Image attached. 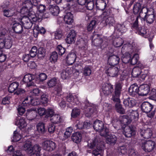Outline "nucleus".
Masks as SVG:
<instances>
[{"instance_id":"11","label":"nucleus","mask_w":156,"mask_h":156,"mask_svg":"<svg viewBox=\"0 0 156 156\" xmlns=\"http://www.w3.org/2000/svg\"><path fill=\"white\" fill-rule=\"evenodd\" d=\"M150 90L148 85L147 84H143L139 87V95L146 96Z\"/></svg>"},{"instance_id":"63","label":"nucleus","mask_w":156,"mask_h":156,"mask_svg":"<svg viewBox=\"0 0 156 156\" xmlns=\"http://www.w3.org/2000/svg\"><path fill=\"white\" fill-rule=\"evenodd\" d=\"M94 6V2L92 1H90L89 0L87 3L86 6V8L89 10H92L93 9Z\"/></svg>"},{"instance_id":"55","label":"nucleus","mask_w":156,"mask_h":156,"mask_svg":"<svg viewBox=\"0 0 156 156\" xmlns=\"http://www.w3.org/2000/svg\"><path fill=\"white\" fill-rule=\"evenodd\" d=\"M4 16L7 17H9L12 16L14 13L13 11L11 9L4 10H3Z\"/></svg>"},{"instance_id":"9","label":"nucleus","mask_w":156,"mask_h":156,"mask_svg":"<svg viewBox=\"0 0 156 156\" xmlns=\"http://www.w3.org/2000/svg\"><path fill=\"white\" fill-rule=\"evenodd\" d=\"M102 94L105 95H108L111 94L113 91L112 86L108 83H103L102 87Z\"/></svg>"},{"instance_id":"57","label":"nucleus","mask_w":156,"mask_h":156,"mask_svg":"<svg viewBox=\"0 0 156 156\" xmlns=\"http://www.w3.org/2000/svg\"><path fill=\"white\" fill-rule=\"evenodd\" d=\"M100 133L101 136L106 137L108 135V133L109 130L108 129L105 127L104 126L103 128L101 130L98 132Z\"/></svg>"},{"instance_id":"41","label":"nucleus","mask_w":156,"mask_h":156,"mask_svg":"<svg viewBox=\"0 0 156 156\" xmlns=\"http://www.w3.org/2000/svg\"><path fill=\"white\" fill-rule=\"evenodd\" d=\"M144 19L147 23L151 24L154 22V15L153 14H146Z\"/></svg>"},{"instance_id":"28","label":"nucleus","mask_w":156,"mask_h":156,"mask_svg":"<svg viewBox=\"0 0 156 156\" xmlns=\"http://www.w3.org/2000/svg\"><path fill=\"white\" fill-rule=\"evenodd\" d=\"M51 122L54 124H58L61 122L62 121L61 116L58 114H55L52 115L51 118Z\"/></svg>"},{"instance_id":"60","label":"nucleus","mask_w":156,"mask_h":156,"mask_svg":"<svg viewBox=\"0 0 156 156\" xmlns=\"http://www.w3.org/2000/svg\"><path fill=\"white\" fill-rule=\"evenodd\" d=\"M139 58V57L138 55L136 54H135L133 57L130 61L131 64L133 65L137 63Z\"/></svg>"},{"instance_id":"61","label":"nucleus","mask_w":156,"mask_h":156,"mask_svg":"<svg viewBox=\"0 0 156 156\" xmlns=\"http://www.w3.org/2000/svg\"><path fill=\"white\" fill-rule=\"evenodd\" d=\"M56 83V79L55 78H52L47 82L48 86L49 87H52L55 86Z\"/></svg>"},{"instance_id":"14","label":"nucleus","mask_w":156,"mask_h":156,"mask_svg":"<svg viewBox=\"0 0 156 156\" xmlns=\"http://www.w3.org/2000/svg\"><path fill=\"white\" fill-rule=\"evenodd\" d=\"M34 76L31 74H27L25 75L23 79V81L24 82L27 84L29 86L34 85V84L32 82V81L34 80Z\"/></svg>"},{"instance_id":"21","label":"nucleus","mask_w":156,"mask_h":156,"mask_svg":"<svg viewBox=\"0 0 156 156\" xmlns=\"http://www.w3.org/2000/svg\"><path fill=\"white\" fill-rule=\"evenodd\" d=\"M76 56L74 53H69L66 58L67 63L70 65L72 64L75 61Z\"/></svg>"},{"instance_id":"25","label":"nucleus","mask_w":156,"mask_h":156,"mask_svg":"<svg viewBox=\"0 0 156 156\" xmlns=\"http://www.w3.org/2000/svg\"><path fill=\"white\" fill-rule=\"evenodd\" d=\"M32 149L31 142L29 140L26 141L23 145L24 150L27 153L30 154L32 153Z\"/></svg>"},{"instance_id":"7","label":"nucleus","mask_w":156,"mask_h":156,"mask_svg":"<svg viewBox=\"0 0 156 156\" xmlns=\"http://www.w3.org/2000/svg\"><path fill=\"white\" fill-rule=\"evenodd\" d=\"M119 70L116 67H107L105 70V73L108 76L112 77H116L119 74Z\"/></svg>"},{"instance_id":"35","label":"nucleus","mask_w":156,"mask_h":156,"mask_svg":"<svg viewBox=\"0 0 156 156\" xmlns=\"http://www.w3.org/2000/svg\"><path fill=\"white\" fill-rule=\"evenodd\" d=\"M32 11L28 9L23 6L22 8L20 10V13L21 14L24 15L23 17L28 16L32 12Z\"/></svg>"},{"instance_id":"52","label":"nucleus","mask_w":156,"mask_h":156,"mask_svg":"<svg viewBox=\"0 0 156 156\" xmlns=\"http://www.w3.org/2000/svg\"><path fill=\"white\" fill-rule=\"evenodd\" d=\"M62 85L61 84L57 85L55 88L56 94L59 96L61 95L62 93Z\"/></svg>"},{"instance_id":"1","label":"nucleus","mask_w":156,"mask_h":156,"mask_svg":"<svg viewBox=\"0 0 156 156\" xmlns=\"http://www.w3.org/2000/svg\"><path fill=\"white\" fill-rule=\"evenodd\" d=\"M145 20V19H144L140 15L137 16L132 26V28L139 30V34L142 36H143L144 33L142 31L141 26L144 24Z\"/></svg>"},{"instance_id":"16","label":"nucleus","mask_w":156,"mask_h":156,"mask_svg":"<svg viewBox=\"0 0 156 156\" xmlns=\"http://www.w3.org/2000/svg\"><path fill=\"white\" fill-rule=\"evenodd\" d=\"M123 104L126 108H132L135 105L136 101L133 98H128L124 100Z\"/></svg>"},{"instance_id":"6","label":"nucleus","mask_w":156,"mask_h":156,"mask_svg":"<svg viewBox=\"0 0 156 156\" xmlns=\"http://www.w3.org/2000/svg\"><path fill=\"white\" fill-rule=\"evenodd\" d=\"M85 105L87 106L85 110V115L87 117H90L94 112H95L98 106L95 105H91L87 101H86Z\"/></svg>"},{"instance_id":"32","label":"nucleus","mask_w":156,"mask_h":156,"mask_svg":"<svg viewBox=\"0 0 156 156\" xmlns=\"http://www.w3.org/2000/svg\"><path fill=\"white\" fill-rule=\"evenodd\" d=\"M12 29L16 33L20 34L21 33L23 30V26L21 24L16 23L13 24Z\"/></svg>"},{"instance_id":"15","label":"nucleus","mask_w":156,"mask_h":156,"mask_svg":"<svg viewBox=\"0 0 156 156\" xmlns=\"http://www.w3.org/2000/svg\"><path fill=\"white\" fill-rule=\"evenodd\" d=\"M66 99L67 101L72 105H74L79 103L78 97L76 95L69 94L66 97Z\"/></svg>"},{"instance_id":"26","label":"nucleus","mask_w":156,"mask_h":156,"mask_svg":"<svg viewBox=\"0 0 156 156\" xmlns=\"http://www.w3.org/2000/svg\"><path fill=\"white\" fill-rule=\"evenodd\" d=\"M102 21L106 25H108L109 26H113L115 22L114 18L111 16H109L108 18L105 17L102 20Z\"/></svg>"},{"instance_id":"29","label":"nucleus","mask_w":156,"mask_h":156,"mask_svg":"<svg viewBox=\"0 0 156 156\" xmlns=\"http://www.w3.org/2000/svg\"><path fill=\"white\" fill-rule=\"evenodd\" d=\"M72 139L73 142L78 143L81 141V134L79 132L74 133L72 136Z\"/></svg>"},{"instance_id":"44","label":"nucleus","mask_w":156,"mask_h":156,"mask_svg":"<svg viewBox=\"0 0 156 156\" xmlns=\"http://www.w3.org/2000/svg\"><path fill=\"white\" fill-rule=\"evenodd\" d=\"M117 30L121 33H125L127 31V28L123 24H118L116 27Z\"/></svg>"},{"instance_id":"64","label":"nucleus","mask_w":156,"mask_h":156,"mask_svg":"<svg viewBox=\"0 0 156 156\" xmlns=\"http://www.w3.org/2000/svg\"><path fill=\"white\" fill-rule=\"evenodd\" d=\"M150 98L156 101V90L155 89H152L150 92Z\"/></svg>"},{"instance_id":"50","label":"nucleus","mask_w":156,"mask_h":156,"mask_svg":"<svg viewBox=\"0 0 156 156\" xmlns=\"http://www.w3.org/2000/svg\"><path fill=\"white\" fill-rule=\"evenodd\" d=\"M69 71L68 70H63L61 73V76L63 80L66 79L69 75Z\"/></svg>"},{"instance_id":"46","label":"nucleus","mask_w":156,"mask_h":156,"mask_svg":"<svg viewBox=\"0 0 156 156\" xmlns=\"http://www.w3.org/2000/svg\"><path fill=\"white\" fill-rule=\"evenodd\" d=\"M58 58L57 53L55 51L52 53L50 57V60L51 62L55 63L56 62Z\"/></svg>"},{"instance_id":"12","label":"nucleus","mask_w":156,"mask_h":156,"mask_svg":"<svg viewBox=\"0 0 156 156\" xmlns=\"http://www.w3.org/2000/svg\"><path fill=\"white\" fill-rule=\"evenodd\" d=\"M119 59L118 55H112L108 57V62L110 65H116L119 63Z\"/></svg>"},{"instance_id":"17","label":"nucleus","mask_w":156,"mask_h":156,"mask_svg":"<svg viewBox=\"0 0 156 156\" xmlns=\"http://www.w3.org/2000/svg\"><path fill=\"white\" fill-rule=\"evenodd\" d=\"M153 108L152 105L148 102H144L141 105L142 111L145 113H148L150 112Z\"/></svg>"},{"instance_id":"51","label":"nucleus","mask_w":156,"mask_h":156,"mask_svg":"<svg viewBox=\"0 0 156 156\" xmlns=\"http://www.w3.org/2000/svg\"><path fill=\"white\" fill-rule=\"evenodd\" d=\"M48 95L46 94H43L41 97V102L43 104L47 103L48 101Z\"/></svg>"},{"instance_id":"8","label":"nucleus","mask_w":156,"mask_h":156,"mask_svg":"<svg viewBox=\"0 0 156 156\" xmlns=\"http://www.w3.org/2000/svg\"><path fill=\"white\" fill-rule=\"evenodd\" d=\"M43 149L46 151H51L55 147V143L52 141L46 140L42 143Z\"/></svg>"},{"instance_id":"45","label":"nucleus","mask_w":156,"mask_h":156,"mask_svg":"<svg viewBox=\"0 0 156 156\" xmlns=\"http://www.w3.org/2000/svg\"><path fill=\"white\" fill-rule=\"evenodd\" d=\"M115 107L116 110L118 112L122 114L125 113V110L122 108V105L119 103H116L115 105Z\"/></svg>"},{"instance_id":"23","label":"nucleus","mask_w":156,"mask_h":156,"mask_svg":"<svg viewBox=\"0 0 156 156\" xmlns=\"http://www.w3.org/2000/svg\"><path fill=\"white\" fill-rule=\"evenodd\" d=\"M140 134L144 138L148 139L152 135V131L150 129L147 128L145 130H142L140 132Z\"/></svg>"},{"instance_id":"5","label":"nucleus","mask_w":156,"mask_h":156,"mask_svg":"<svg viewBox=\"0 0 156 156\" xmlns=\"http://www.w3.org/2000/svg\"><path fill=\"white\" fill-rule=\"evenodd\" d=\"M88 146L90 148L99 147V150H103L104 147V143L99 137H96L92 139Z\"/></svg>"},{"instance_id":"43","label":"nucleus","mask_w":156,"mask_h":156,"mask_svg":"<svg viewBox=\"0 0 156 156\" xmlns=\"http://www.w3.org/2000/svg\"><path fill=\"white\" fill-rule=\"evenodd\" d=\"M97 21L95 20H91L87 27V30L88 31H91L95 28Z\"/></svg>"},{"instance_id":"42","label":"nucleus","mask_w":156,"mask_h":156,"mask_svg":"<svg viewBox=\"0 0 156 156\" xmlns=\"http://www.w3.org/2000/svg\"><path fill=\"white\" fill-rule=\"evenodd\" d=\"M141 5L140 3H137L134 5L133 7V12L134 14L140 13Z\"/></svg>"},{"instance_id":"30","label":"nucleus","mask_w":156,"mask_h":156,"mask_svg":"<svg viewBox=\"0 0 156 156\" xmlns=\"http://www.w3.org/2000/svg\"><path fill=\"white\" fill-rule=\"evenodd\" d=\"M139 87L136 84L132 85L129 89V92L132 95L138 94L139 95Z\"/></svg>"},{"instance_id":"56","label":"nucleus","mask_w":156,"mask_h":156,"mask_svg":"<svg viewBox=\"0 0 156 156\" xmlns=\"http://www.w3.org/2000/svg\"><path fill=\"white\" fill-rule=\"evenodd\" d=\"M37 55L39 58H43L45 55V49L41 47L39 48Z\"/></svg>"},{"instance_id":"62","label":"nucleus","mask_w":156,"mask_h":156,"mask_svg":"<svg viewBox=\"0 0 156 156\" xmlns=\"http://www.w3.org/2000/svg\"><path fill=\"white\" fill-rule=\"evenodd\" d=\"M123 43V40H114L113 44L116 47H120Z\"/></svg>"},{"instance_id":"33","label":"nucleus","mask_w":156,"mask_h":156,"mask_svg":"<svg viewBox=\"0 0 156 156\" xmlns=\"http://www.w3.org/2000/svg\"><path fill=\"white\" fill-rule=\"evenodd\" d=\"M16 124L19 126L20 129L24 128L27 125L25 119L23 118H22L17 120Z\"/></svg>"},{"instance_id":"24","label":"nucleus","mask_w":156,"mask_h":156,"mask_svg":"<svg viewBox=\"0 0 156 156\" xmlns=\"http://www.w3.org/2000/svg\"><path fill=\"white\" fill-rule=\"evenodd\" d=\"M41 148L40 146L37 144L35 145L32 147V153L31 156H41L40 151Z\"/></svg>"},{"instance_id":"19","label":"nucleus","mask_w":156,"mask_h":156,"mask_svg":"<svg viewBox=\"0 0 156 156\" xmlns=\"http://www.w3.org/2000/svg\"><path fill=\"white\" fill-rule=\"evenodd\" d=\"M104 124L101 121L96 120L93 124V127L96 131L99 132L101 131L103 128Z\"/></svg>"},{"instance_id":"39","label":"nucleus","mask_w":156,"mask_h":156,"mask_svg":"<svg viewBox=\"0 0 156 156\" xmlns=\"http://www.w3.org/2000/svg\"><path fill=\"white\" fill-rule=\"evenodd\" d=\"M30 20L34 22V23H35V22L37 23V22L39 23L41 21V19L40 18L37 17L36 15L35 14H33L32 13L30 16H28Z\"/></svg>"},{"instance_id":"3","label":"nucleus","mask_w":156,"mask_h":156,"mask_svg":"<svg viewBox=\"0 0 156 156\" xmlns=\"http://www.w3.org/2000/svg\"><path fill=\"white\" fill-rule=\"evenodd\" d=\"M155 142L152 140L142 141L140 144L142 149L146 152H150L153 150L155 147Z\"/></svg>"},{"instance_id":"18","label":"nucleus","mask_w":156,"mask_h":156,"mask_svg":"<svg viewBox=\"0 0 156 156\" xmlns=\"http://www.w3.org/2000/svg\"><path fill=\"white\" fill-rule=\"evenodd\" d=\"M46 32L45 29L42 27L40 28L38 24L35 25L33 29V33L34 37L37 38L39 33L44 34Z\"/></svg>"},{"instance_id":"40","label":"nucleus","mask_w":156,"mask_h":156,"mask_svg":"<svg viewBox=\"0 0 156 156\" xmlns=\"http://www.w3.org/2000/svg\"><path fill=\"white\" fill-rule=\"evenodd\" d=\"M141 69L138 67H135L133 68L132 70V75L134 77H137L140 74Z\"/></svg>"},{"instance_id":"13","label":"nucleus","mask_w":156,"mask_h":156,"mask_svg":"<svg viewBox=\"0 0 156 156\" xmlns=\"http://www.w3.org/2000/svg\"><path fill=\"white\" fill-rule=\"evenodd\" d=\"M117 140V137L114 134H110L108 135L106 137V142L110 145H114L116 144Z\"/></svg>"},{"instance_id":"37","label":"nucleus","mask_w":156,"mask_h":156,"mask_svg":"<svg viewBox=\"0 0 156 156\" xmlns=\"http://www.w3.org/2000/svg\"><path fill=\"white\" fill-rule=\"evenodd\" d=\"M27 114L30 115H32L33 117L35 118L37 115V110L34 107H33L27 110Z\"/></svg>"},{"instance_id":"22","label":"nucleus","mask_w":156,"mask_h":156,"mask_svg":"<svg viewBox=\"0 0 156 156\" xmlns=\"http://www.w3.org/2000/svg\"><path fill=\"white\" fill-rule=\"evenodd\" d=\"M95 4L98 9L102 11L105 9L107 6L104 0H96Z\"/></svg>"},{"instance_id":"47","label":"nucleus","mask_w":156,"mask_h":156,"mask_svg":"<svg viewBox=\"0 0 156 156\" xmlns=\"http://www.w3.org/2000/svg\"><path fill=\"white\" fill-rule=\"evenodd\" d=\"M73 128L72 127H69L66 129V132L64 133V137L65 139L69 137L72 133L73 131Z\"/></svg>"},{"instance_id":"27","label":"nucleus","mask_w":156,"mask_h":156,"mask_svg":"<svg viewBox=\"0 0 156 156\" xmlns=\"http://www.w3.org/2000/svg\"><path fill=\"white\" fill-rule=\"evenodd\" d=\"M73 15L70 12H67L64 16V20L66 24H71L73 22Z\"/></svg>"},{"instance_id":"31","label":"nucleus","mask_w":156,"mask_h":156,"mask_svg":"<svg viewBox=\"0 0 156 156\" xmlns=\"http://www.w3.org/2000/svg\"><path fill=\"white\" fill-rule=\"evenodd\" d=\"M133 132L134 130L132 128L129 126H126L123 133L126 137H130L132 136Z\"/></svg>"},{"instance_id":"49","label":"nucleus","mask_w":156,"mask_h":156,"mask_svg":"<svg viewBox=\"0 0 156 156\" xmlns=\"http://www.w3.org/2000/svg\"><path fill=\"white\" fill-rule=\"evenodd\" d=\"M80 113V110L77 108L73 109L71 113V116L73 118H76L79 116Z\"/></svg>"},{"instance_id":"4","label":"nucleus","mask_w":156,"mask_h":156,"mask_svg":"<svg viewBox=\"0 0 156 156\" xmlns=\"http://www.w3.org/2000/svg\"><path fill=\"white\" fill-rule=\"evenodd\" d=\"M40 103L39 98L37 97L32 98L29 96L26 98L23 102L22 105L24 106H27L30 105H39Z\"/></svg>"},{"instance_id":"10","label":"nucleus","mask_w":156,"mask_h":156,"mask_svg":"<svg viewBox=\"0 0 156 156\" xmlns=\"http://www.w3.org/2000/svg\"><path fill=\"white\" fill-rule=\"evenodd\" d=\"M21 21L24 28L26 29L31 28L33 23L28 16L23 17L21 19Z\"/></svg>"},{"instance_id":"38","label":"nucleus","mask_w":156,"mask_h":156,"mask_svg":"<svg viewBox=\"0 0 156 156\" xmlns=\"http://www.w3.org/2000/svg\"><path fill=\"white\" fill-rule=\"evenodd\" d=\"M23 6L29 10L32 11V9L33 7V4L30 0H26L23 3Z\"/></svg>"},{"instance_id":"53","label":"nucleus","mask_w":156,"mask_h":156,"mask_svg":"<svg viewBox=\"0 0 156 156\" xmlns=\"http://www.w3.org/2000/svg\"><path fill=\"white\" fill-rule=\"evenodd\" d=\"M122 86L119 83L116 84L115 89V94L117 96H120V92L121 91Z\"/></svg>"},{"instance_id":"48","label":"nucleus","mask_w":156,"mask_h":156,"mask_svg":"<svg viewBox=\"0 0 156 156\" xmlns=\"http://www.w3.org/2000/svg\"><path fill=\"white\" fill-rule=\"evenodd\" d=\"M37 130L39 133H44L45 131V126L44 124L42 123H38L37 126Z\"/></svg>"},{"instance_id":"20","label":"nucleus","mask_w":156,"mask_h":156,"mask_svg":"<svg viewBox=\"0 0 156 156\" xmlns=\"http://www.w3.org/2000/svg\"><path fill=\"white\" fill-rule=\"evenodd\" d=\"M48 10L54 16H57L59 12V8L55 5H50L48 8Z\"/></svg>"},{"instance_id":"2","label":"nucleus","mask_w":156,"mask_h":156,"mask_svg":"<svg viewBox=\"0 0 156 156\" xmlns=\"http://www.w3.org/2000/svg\"><path fill=\"white\" fill-rule=\"evenodd\" d=\"M138 119V114L137 111L129 110L127 115L123 117V121L129 124L132 121H136Z\"/></svg>"},{"instance_id":"59","label":"nucleus","mask_w":156,"mask_h":156,"mask_svg":"<svg viewBox=\"0 0 156 156\" xmlns=\"http://www.w3.org/2000/svg\"><path fill=\"white\" fill-rule=\"evenodd\" d=\"M21 138V135L16 131H15L13 133V141L16 142L20 140Z\"/></svg>"},{"instance_id":"58","label":"nucleus","mask_w":156,"mask_h":156,"mask_svg":"<svg viewBox=\"0 0 156 156\" xmlns=\"http://www.w3.org/2000/svg\"><path fill=\"white\" fill-rule=\"evenodd\" d=\"M54 35L55 39L62 38L63 34L62 30H57L55 32Z\"/></svg>"},{"instance_id":"36","label":"nucleus","mask_w":156,"mask_h":156,"mask_svg":"<svg viewBox=\"0 0 156 156\" xmlns=\"http://www.w3.org/2000/svg\"><path fill=\"white\" fill-rule=\"evenodd\" d=\"M19 83L17 82H13L9 85L8 88V90L9 92H14L18 88Z\"/></svg>"},{"instance_id":"34","label":"nucleus","mask_w":156,"mask_h":156,"mask_svg":"<svg viewBox=\"0 0 156 156\" xmlns=\"http://www.w3.org/2000/svg\"><path fill=\"white\" fill-rule=\"evenodd\" d=\"M82 73L85 76H89L91 73V67L90 66H86L82 70Z\"/></svg>"},{"instance_id":"54","label":"nucleus","mask_w":156,"mask_h":156,"mask_svg":"<svg viewBox=\"0 0 156 156\" xmlns=\"http://www.w3.org/2000/svg\"><path fill=\"white\" fill-rule=\"evenodd\" d=\"M37 49L36 47L34 46L31 49L30 51V56L31 58H34L35 57L37 53Z\"/></svg>"}]
</instances>
